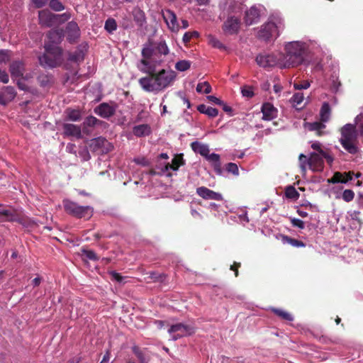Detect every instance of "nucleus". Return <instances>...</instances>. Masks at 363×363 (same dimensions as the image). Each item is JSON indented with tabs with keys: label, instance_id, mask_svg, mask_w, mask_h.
<instances>
[{
	"label": "nucleus",
	"instance_id": "obj_1",
	"mask_svg": "<svg viewBox=\"0 0 363 363\" xmlns=\"http://www.w3.org/2000/svg\"><path fill=\"white\" fill-rule=\"evenodd\" d=\"M142 57L138 68L142 72L148 74L138 81L143 90L158 93L172 85L177 77L176 72L165 69L157 71L162 60H157V53L150 46L143 48Z\"/></svg>",
	"mask_w": 363,
	"mask_h": 363
},
{
	"label": "nucleus",
	"instance_id": "obj_2",
	"mask_svg": "<svg viewBox=\"0 0 363 363\" xmlns=\"http://www.w3.org/2000/svg\"><path fill=\"white\" fill-rule=\"evenodd\" d=\"M313 43L311 40H296L286 43L284 53H281L283 68L296 67L306 62L311 52Z\"/></svg>",
	"mask_w": 363,
	"mask_h": 363
},
{
	"label": "nucleus",
	"instance_id": "obj_3",
	"mask_svg": "<svg viewBox=\"0 0 363 363\" xmlns=\"http://www.w3.org/2000/svg\"><path fill=\"white\" fill-rule=\"evenodd\" d=\"M63 32L62 30H52L48 34L49 43L45 45V52L39 57L40 64L45 67H55L62 62V51L57 46L62 40Z\"/></svg>",
	"mask_w": 363,
	"mask_h": 363
},
{
	"label": "nucleus",
	"instance_id": "obj_4",
	"mask_svg": "<svg viewBox=\"0 0 363 363\" xmlns=\"http://www.w3.org/2000/svg\"><path fill=\"white\" fill-rule=\"evenodd\" d=\"M284 28L283 19L279 15L271 16L269 21L262 25L257 33L259 39L269 41L276 39Z\"/></svg>",
	"mask_w": 363,
	"mask_h": 363
},
{
	"label": "nucleus",
	"instance_id": "obj_5",
	"mask_svg": "<svg viewBox=\"0 0 363 363\" xmlns=\"http://www.w3.org/2000/svg\"><path fill=\"white\" fill-rule=\"evenodd\" d=\"M356 140L355 125L350 123L345 125L341 130L340 141L345 150L350 154H355L358 151Z\"/></svg>",
	"mask_w": 363,
	"mask_h": 363
},
{
	"label": "nucleus",
	"instance_id": "obj_6",
	"mask_svg": "<svg viewBox=\"0 0 363 363\" xmlns=\"http://www.w3.org/2000/svg\"><path fill=\"white\" fill-rule=\"evenodd\" d=\"M281 52L270 53V54H259L256 57V62L259 67L263 68H271L278 67L284 69L281 67L282 57Z\"/></svg>",
	"mask_w": 363,
	"mask_h": 363
},
{
	"label": "nucleus",
	"instance_id": "obj_7",
	"mask_svg": "<svg viewBox=\"0 0 363 363\" xmlns=\"http://www.w3.org/2000/svg\"><path fill=\"white\" fill-rule=\"evenodd\" d=\"M168 333L172 335V339L176 340L182 337L191 335L194 333V329L189 325L177 323L172 325Z\"/></svg>",
	"mask_w": 363,
	"mask_h": 363
},
{
	"label": "nucleus",
	"instance_id": "obj_8",
	"mask_svg": "<svg viewBox=\"0 0 363 363\" xmlns=\"http://www.w3.org/2000/svg\"><path fill=\"white\" fill-rule=\"evenodd\" d=\"M38 17L40 23L46 27H51L57 23L59 21V16L48 10L39 11Z\"/></svg>",
	"mask_w": 363,
	"mask_h": 363
},
{
	"label": "nucleus",
	"instance_id": "obj_9",
	"mask_svg": "<svg viewBox=\"0 0 363 363\" xmlns=\"http://www.w3.org/2000/svg\"><path fill=\"white\" fill-rule=\"evenodd\" d=\"M162 16L168 28L172 32H178L179 26L176 14L171 10L167 9L162 12Z\"/></svg>",
	"mask_w": 363,
	"mask_h": 363
},
{
	"label": "nucleus",
	"instance_id": "obj_10",
	"mask_svg": "<svg viewBox=\"0 0 363 363\" xmlns=\"http://www.w3.org/2000/svg\"><path fill=\"white\" fill-rule=\"evenodd\" d=\"M261 6H252L245 13V21L247 25H252L259 21L260 18Z\"/></svg>",
	"mask_w": 363,
	"mask_h": 363
},
{
	"label": "nucleus",
	"instance_id": "obj_11",
	"mask_svg": "<svg viewBox=\"0 0 363 363\" xmlns=\"http://www.w3.org/2000/svg\"><path fill=\"white\" fill-rule=\"evenodd\" d=\"M308 167L313 172H320L323 169V160L320 154L311 153L308 161Z\"/></svg>",
	"mask_w": 363,
	"mask_h": 363
},
{
	"label": "nucleus",
	"instance_id": "obj_12",
	"mask_svg": "<svg viewBox=\"0 0 363 363\" xmlns=\"http://www.w3.org/2000/svg\"><path fill=\"white\" fill-rule=\"evenodd\" d=\"M196 194L206 200L222 201L223 196L218 192H215L205 186H201L196 189Z\"/></svg>",
	"mask_w": 363,
	"mask_h": 363
},
{
	"label": "nucleus",
	"instance_id": "obj_13",
	"mask_svg": "<svg viewBox=\"0 0 363 363\" xmlns=\"http://www.w3.org/2000/svg\"><path fill=\"white\" fill-rule=\"evenodd\" d=\"M0 221L2 222H12L17 221L21 223V220L17 216L15 211L11 208H4L2 204L0 203Z\"/></svg>",
	"mask_w": 363,
	"mask_h": 363
},
{
	"label": "nucleus",
	"instance_id": "obj_14",
	"mask_svg": "<svg viewBox=\"0 0 363 363\" xmlns=\"http://www.w3.org/2000/svg\"><path fill=\"white\" fill-rule=\"evenodd\" d=\"M261 111L264 121H272L277 116L278 110L269 102L263 104Z\"/></svg>",
	"mask_w": 363,
	"mask_h": 363
},
{
	"label": "nucleus",
	"instance_id": "obj_15",
	"mask_svg": "<svg viewBox=\"0 0 363 363\" xmlns=\"http://www.w3.org/2000/svg\"><path fill=\"white\" fill-rule=\"evenodd\" d=\"M223 28L227 34H235L240 28V21L237 18L230 17L225 21Z\"/></svg>",
	"mask_w": 363,
	"mask_h": 363
},
{
	"label": "nucleus",
	"instance_id": "obj_16",
	"mask_svg": "<svg viewBox=\"0 0 363 363\" xmlns=\"http://www.w3.org/2000/svg\"><path fill=\"white\" fill-rule=\"evenodd\" d=\"M64 134L67 136L74 137L77 139L82 138V128L80 126L65 123L62 125Z\"/></svg>",
	"mask_w": 363,
	"mask_h": 363
},
{
	"label": "nucleus",
	"instance_id": "obj_17",
	"mask_svg": "<svg viewBox=\"0 0 363 363\" xmlns=\"http://www.w3.org/2000/svg\"><path fill=\"white\" fill-rule=\"evenodd\" d=\"M66 33L69 42L75 41L80 36V29L77 23L74 21L69 22L66 27Z\"/></svg>",
	"mask_w": 363,
	"mask_h": 363
},
{
	"label": "nucleus",
	"instance_id": "obj_18",
	"mask_svg": "<svg viewBox=\"0 0 363 363\" xmlns=\"http://www.w3.org/2000/svg\"><path fill=\"white\" fill-rule=\"evenodd\" d=\"M15 89L11 86H6L4 90L0 91V104L6 105L11 101L16 96Z\"/></svg>",
	"mask_w": 363,
	"mask_h": 363
},
{
	"label": "nucleus",
	"instance_id": "obj_19",
	"mask_svg": "<svg viewBox=\"0 0 363 363\" xmlns=\"http://www.w3.org/2000/svg\"><path fill=\"white\" fill-rule=\"evenodd\" d=\"M116 108L113 106L103 103L100 104L96 109L95 113L103 118H109L114 114Z\"/></svg>",
	"mask_w": 363,
	"mask_h": 363
},
{
	"label": "nucleus",
	"instance_id": "obj_20",
	"mask_svg": "<svg viewBox=\"0 0 363 363\" xmlns=\"http://www.w3.org/2000/svg\"><path fill=\"white\" fill-rule=\"evenodd\" d=\"M106 145L109 146L110 144L105 138L101 137L91 139L89 144V146L92 151H101V152H104L102 148Z\"/></svg>",
	"mask_w": 363,
	"mask_h": 363
},
{
	"label": "nucleus",
	"instance_id": "obj_21",
	"mask_svg": "<svg viewBox=\"0 0 363 363\" xmlns=\"http://www.w3.org/2000/svg\"><path fill=\"white\" fill-rule=\"evenodd\" d=\"M352 174H353V172H348V173H347L345 174V178L343 179V174L341 173V172H335L333 175V177H331L330 179H328V183H333V184H335V183H342V184H346L347 182H348L349 181H351L352 180Z\"/></svg>",
	"mask_w": 363,
	"mask_h": 363
},
{
	"label": "nucleus",
	"instance_id": "obj_22",
	"mask_svg": "<svg viewBox=\"0 0 363 363\" xmlns=\"http://www.w3.org/2000/svg\"><path fill=\"white\" fill-rule=\"evenodd\" d=\"M133 133L136 137H145L151 133V128L147 124L138 125L133 127Z\"/></svg>",
	"mask_w": 363,
	"mask_h": 363
},
{
	"label": "nucleus",
	"instance_id": "obj_23",
	"mask_svg": "<svg viewBox=\"0 0 363 363\" xmlns=\"http://www.w3.org/2000/svg\"><path fill=\"white\" fill-rule=\"evenodd\" d=\"M191 147L196 153H199L204 157L210 152L208 145L199 142L191 143Z\"/></svg>",
	"mask_w": 363,
	"mask_h": 363
},
{
	"label": "nucleus",
	"instance_id": "obj_24",
	"mask_svg": "<svg viewBox=\"0 0 363 363\" xmlns=\"http://www.w3.org/2000/svg\"><path fill=\"white\" fill-rule=\"evenodd\" d=\"M304 128L310 131H315L317 135H322L323 130L325 128V125L321 122L305 123Z\"/></svg>",
	"mask_w": 363,
	"mask_h": 363
},
{
	"label": "nucleus",
	"instance_id": "obj_25",
	"mask_svg": "<svg viewBox=\"0 0 363 363\" xmlns=\"http://www.w3.org/2000/svg\"><path fill=\"white\" fill-rule=\"evenodd\" d=\"M24 64L21 61H15L10 65V72L13 77L23 76Z\"/></svg>",
	"mask_w": 363,
	"mask_h": 363
},
{
	"label": "nucleus",
	"instance_id": "obj_26",
	"mask_svg": "<svg viewBox=\"0 0 363 363\" xmlns=\"http://www.w3.org/2000/svg\"><path fill=\"white\" fill-rule=\"evenodd\" d=\"M93 215V208L86 206H80L78 208L76 214L74 216L79 218H84V219H89Z\"/></svg>",
	"mask_w": 363,
	"mask_h": 363
},
{
	"label": "nucleus",
	"instance_id": "obj_27",
	"mask_svg": "<svg viewBox=\"0 0 363 363\" xmlns=\"http://www.w3.org/2000/svg\"><path fill=\"white\" fill-rule=\"evenodd\" d=\"M146 46H150L157 53V60H162L161 58V55H167L169 53V48L164 41L158 43L155 49H153L150 45H146L144 47Z\"/></svg>",
	"mask_w": 363,
	"mask_h": 363
},
{
	"label": "nucleus",
	"instance_id": "obj_28",
	"mask_svg": "<svg viewBox=\"0 0 363 363\" xmlns=\"http://www.w3.org/2000/svg\"><path fill=\"white\" fill-rule=\"evenodd\" d=\"M65 120L79 121L82 118V113L78 109L67 108L65 111Z\"/></svg>",
	"mask_w": 363,
	"mask_h": 363
},
{
	"label": "nucleus",
	"instance_id": "obj_29",
	"mask_svg": "<svg viewBox=\"0 0 363 363\" xmlns=\"http://www.w3.org/2000/svg\"><path fill=\"white\" fill-rule=\"evenodd\" d=\"M209 162L211 163L215 170L220 172V155L216 153H208L205 157Z\"/></svg>",
	"mask_w": 363,
	"mask_h": 363
},
{
	"label": "nucleus",
	"instance_id": "obj_30",
	"mask_svg": "<svg viewBox=\"0 0 363 363\" xmlns=\"http://www.w3.org/2000/svg\"><path fill=\"white\" fill-rule=\"evenodd\" d=\"M198 111L200 113H204L211 118H214L218 114V111L216 108L206 106L204 104L199 105L198 106Z\"/></svg>",
	"mask_w": 363,
	"mask_h": 363
},
{
	"label": "nucleus",
	"instance_id": "obj_31",
	"mask_svg": "<svg viewBox=\"0 0 363 363\" xmlns=\"http://www.w3.org/2000/svg\"><path fill=\"white\" fill-rule=\"evenodd\" d=\"M328 85L333 92H337L340 86V82L338 81V74L334 72L328 80Z\"/></svg>",
	"mask_w": 363,
	"mask_h": 363
},
{
	"label": "nucleus",
	"instance_id": "obj_32",
	"mask_svg": "<svg viewBox=\"0 0 363 363\" xmlns=\"http://www.w3.org/2000/svg\"><path fill=\"white\" fill-rule=\"evenodd\" d=\"M63 205L65 211L73 216H74L79 208L77 203L72 202L69 200H64Z\"/></svg>",
	"mask_w": 363,
	"mask_h": 363
},
{
	"label": "nucleus",
	"instance_id": "obj_33",
	"mask_svg": "<svg viewBox=\"0 0 363 363\" xmlns=\"http://www.w3.org/2000/svg\"><path fill=\"white\" fill-rule=\"evenodd\" d=\"M272 311L279 318H281L283 320H287V321H292L294 320L293 315L289 313V312L279 309V308H272Z\"/></svg>",
	"mask_w": 363,
	"mask_h": 363
},
{
	"label": "nucleus",
	"instance_id": "obj_34",
	"mask_svg": "<svg viewBox=\"0 0 363 363\" xmlns=\"http://www.w3.org/2000/svg\"><path fill=\"white\" fill-rule=\"evenodd\" d=\"M320 115L322 121L326 122L328 121L330 115V108L328 103H323L320 108Z\"/></svg>",
	"mask_w": 363,
	"mask_h": 363
},
{
	"label": "nucleus",
	"instance_id": "obj_35",
	"mask_svg": "<svg viewBox=\"0 0 363 363\" xmlns=\"http://www.w3.org/2000/svg\"><path fill=\"white\" fill-rule=\"evenodd\" d=\"M225 6H228V10L230 12L237 13L240 12L242 8L240 3H235L234 0H227Z\"/></svg>",
	"mask_w": 363,
	"mask_h": 363
},
{
	"label": "nucleus",
	"instance_id": "obj_36",
	"mask_svg": "<svg viewBox=\"0 0 363 363\" xmlns=\"http://www.w3.org/2000/svg\"><path fill=\"white\" fill-rule=\"evenodd\" d=\"M304 96L302 93H296L293 95L290 101L294 107L298 108V106H300L303 101Z\"/></svg>",
	"mask_w": 363,
	"mask_h": 363
},
{
	"label": "nucleus",
	"instance_id": "obj_37",
	"mask_svg": "<svg viewBox=\"0 0 363 363\" xmlns=\"http://www.w3.org/2000/svg\"><path fill=\"white\" fill-rule=\"evenodd\" d=\"M99 122H100L99 120H98L94 116H91L87 117L84 120V123L82 124L84 132H86V128L87 127H93V126L97 125Z\"/></svg>",
	"mask_w": 363,
	"mask_h": 363
},
{
	"label": "nucleus",
	"instance_id": "obj_38",
	"mask_svg": "<svg viewBox=\"0 0 363 363\" xmlns=\"http://www.w3.org/2000/svg\"><path fill=\"white\" fill-rule=\"evenodd\" d=\"M196 91L198 93L209 94L211 92V86L207 82L199 83L196 86Z\"/></svg>",
	"mask_w": 363,
	"mask_h": 363
},
{
	"label": "nucleus",
	"instance_id": "obj_39",
	"mask_svg": "<svg viewBox=\"0 0 363 363\" xmlns=\"http://www.w3.org/2000/svg\"><path fill=\"white\" fill-rule=\"evenodd\" d=\"M191 67V62L188 60H179L175 64V69L179 72H184Z\"/></svg>",
	"mask_w": 363,
	"mask_h": 363
},
{
	"label": "nucleus",
	"instance_id": "obj_40",
	"mask_svg": "<svg viewBox=\"0 0 363 363\" xmlns=\"http://www.w3.org/2000/svg\"><path fill=\"white\" fill-rule=\"evenodd\" d=\"M286 197L291 199H297L299 197V194L296 189L291 186H288L285 191Z\"/></svg>",
	"mask_w": 363,
	"mask_h": 363
},
{
	"label": "nucleus",
	"instance_id": "obj_41",
	"mask_svg": "<svg viewBox=\"0 0 363 363\" xmlns=\"http://www.w3.org/2000/svg\"><path fill=\"white\" fill-rule=\"evenodd\" d=\"M182 164V158H177V157H174L173 160H172V164H167L166 166H165V169L166 170H168V169H172L174 171H176L178 169V168Z\"/></svg>",
	"mask_w": 363,
	"mask_h": 363
},
{
	"label": "nucleus",
	"instance_id": "obj_42",
	"mask_svg": "<svg viewBox=\"0 0 363 363\" xmlns=\"http://www.w3.org/2000/svg\"><path fill=\"white\" fill-rule=\"evenodd\" d=\"M38 81L41 86L46 87L51 82V77L48 74H42L38 76Z\"/></svg>",
	"mask_w": 363,
	"mask_h": 363
},
{
	"label": "nucleus",
	"instance_id": "obj_43",
	"mask_svg": "<svg viewBox=\"0 0 363 363\" xmlns=\"http://www.w3.org/2000/svg\"><path fill=\"white\" fill-rule=\"evenodd\" d=\"M104 27H105V29L108 33H112L113 31L116 30L117 28L116 22L113 18H108V20H106Z\"/></svg>",
	"mask_w": 363,
	"mask_h": 363
},
{
	"label": "nucleus",
	"instance_id": "obj_44",
	"mask_svg": "<svg viewBox=\"0 0 363 363\" xmlns=\"http://www.w3.org/2000/svg\"><path fill=\"white\" fill-rule=\"evenodd\" d=\"M83 58H84L83 53L80 50H76L74 52L70 53L69 55V60L70 61H73V62H76L82 61L83 60Z\"/></svg>",
	"mask_w": 363,
	"mask_h": 363
},
{
	"label": "nucleus",
	"instance_id": "obj_45",
	"mask_svg": "<svg viewBox=\"0 0 363 363\" xmlns=\"http://www.w3.org/2000/svg\"><path fill=\"white\" fill-rule=\"evenodd\" d=\"M341 197L345 202H350L354 199V193L351 189H345L342 192Z\"/></svg>",
	"mask_w": 363,
	"mask_h": 363
},
{
	"label": "nucleus",
	"instance_id": "obj_46",
	"mask_svg": "<svg viewBox=\"0 0 363 363\" xmlns=\"http://www.w3.org/2000/svg\"><path fill=\"white\" fill-rule=\"evenodd\" d=\"M208 42L211 45H212L213 48H218V49H223L224 48V45L222 44V43L217 39L216 37L213 35L208 36Z\"/></svg>",
	"mask_w": 363,
	"mask_h": 363
},
{
	"label": "nucleus",
	"instance_id": "obj_47",
	"mask_svg": "<svg viewBox=\"0 0 363 363\" xmlns=\"http://www.w3.org/2000/svg\"><path fill=\"white\" fill-rule=\"evenodd\" d=\"M50 7L55 11H60L65 9L64 6L59 0H50Z\"/></svg>",
	"mask_w": 363,
	"mask_h": 363
},
{
	"label": "nucleus",
	"instance_id": "obj_48",
	"mask_svg": "<svg viewBox=\"0 0 363 363\" xmlns=\"http://www.w3.org/2000/svg\"><path fill=\"white\" fill-rule=\"evenodd\" d=\"M283 240L284 242H288L289 244L291 245L292 246L294 247H303L304 246V244L303 243V242L301 241H299L298 240H296V239H292V238H290L287 236H284L283 237Z\"/></svg>",
	"mask_w": 363,
	"mask_h": 363
},
{
	"label": "nucleus",
	"instance_id": "obj_49",
	"mask_svg": "<svg viewBox=\"0 0 363 363\" xmlns=\"http://www.w3.org/2000/svg\"><path fill=\"white\" fill-rule=\"evenodd\" d=\"M241 93L244 97L252 98L254 96V91L252 86H244L241 88Z\"/></svg>",
	"mask_w": 363,
	"mask_h": 363
},
{
	"label": "nucleus",
	"instance_id": "obj_50",
	"mask_svg": "<svg viewBox=\"0 0 363 363\" xmlns=\"http://www.w3.org/2000/svg\"><path fill=\"white\" fill-rule=\"evenodd\" d=\"M225 169H226L227 172L232 173L233 174H234L235 176H238L239 174L238 167L235 163L230 162V163L227 164Z\"/></svg>",
	"mask_w": 363,
	"mask_h": 363
},
{
	"label": "nucleus",
	"instance_id": "obj_51",
	"mask_svg": "<svg viewBox=\"0 0 363 363\" xmlns=\"http://www.w3.org/2000/svg\"><path fill=\"white\" fill-rule=\"evenodd\" d=\"M199 36V32L194 30L191 32H186L183 36V41L184 43H188L190 41L191 38H198Z\"/></svg>",
	"mask_w": 363,
	"mask_h": 363
},
{
	"label": "nucleus",
	"instance_id": "obj_52",
	"mask_svg": "<svg viewBox=\"0 0 363 363\" xmlns=\"http://www.w3.org/2000/svg\"><path fill=\"white\" fill-rule=\"evenodd\" d=\"M308 158L303 154L299 155L300 167L303 172H306L308 164Z\"/></svg>",
	"mask_w": 363,
	"mask_h": 363
},
{
	"label": "nucleus",
	"instance_id": "obj_53",
	"mask_svg": "<svg viewBox=\"0 0 363 363\" xmlns=\"http://www.w3.org/2000/svg\"><path fill=\"white\" fill-rule=\"evenodd\" d=\"M290 221L294 227H296L299 229H303L305 228L304 222L298 218H291Z\"/></svg>",
	"mask_w": 363,
	"mask_h": 363
},
{
	"label": "nucleus",
	"instance_id": "obj_54",
	"mask_svg": "<svg viewBox=\"0 0 363 363\" xmlns=\"http://www.w3.org/2000/svg\"><path fill=\"white\" fill-rule=\"evenodd\" d=\"M310 82L308 81H303L298 83H294V87L295 89L301 90V89H306L310 87Z\"/></svg>",
	"mask_w": 363,
	"mask_h": 363
},
{
	"label": "nucleus",
	"instance_id": "obj_55",
	"mask_svg": "<svg viewBox=\"0 0 363 363\" xmlns=\"http://www.w3.org/2000/svg\"><path fill=\"white\" fill-rule=\"evenodd\" d=\"M9 50H0V63L6 62L10 59V55H9Z\"/></svg>",
	"mask_w": 363,
	"mask_h": 363
},
{
	"label": "nucleus",
	"instance_id": "obj_56",
	"mask_svg": "<svg viewBox=\"0 0 363 363\" xmlns=\"http://www.w3.org/2000/svg\"><path fill=\"white\" fill-rule=\"evenodd\" d=\"M134 162L136 164L144 166V167L149 165L148 160L145 157H143L135 158Z\"/></svg>",
	"mask_w": 363,
	"mask_h": 363
},
{
	"label": "nucleus",
	"instance_id": "obj_57",
	"mask_svg": "<svg viewBox=\"0 0 363 363\" xmlns=\"http://www.w3.org/2000/svg\"><path fill=\"white\" fill-rule=\"evenodd\" d=\"M84 255L91 260L97 259V256L96 253L92 250H84Z\"/></svg>",
	"mask_w": 363,
	"mask_h": 363
},
{
	"label": "nucleus",
	"instance_id": "obj_58",
	"mask_svg": "<svg viewBox=\"0 0 363 363\" xmlns=\"http://www.w3.org/2000/svg\"><path fill=\"white\" fill-rule=\"evenodd\" d=\"M111 275L114 280L119 283H123L124 281V277L116 272H111Z\"/></svg>",
	"mask_w": 363,
	"mask_h": 363
},
{
	"label": "nucleus",
	"instance_id": "obj_59",
	"mask_svg": "<svg viewBox=\"0 0 363 363\" xmlns=\"http://www.w3.org/2000/svg\"><path fill=\"white\" fill-rule=\"evenodd\" d=\"M321 155L323 157V160L325 159L326 162L331 164L333 162V157L330 155H329L328 152H326L324 150H321Z\"/></svg>",
	"mask_w": 363,
	"mask_h": 363
},
{
	"label": "nucleus",
	"instance_id": "obj_60",
	"mask_svg": "<svg viewBox=\"0 0 363 363\" xmlns=\"http://www.w3.org/2000/svg\"><path fill=\"white\" fill-rule=\"evenodd\" d=\"M9 78L8 74L5 71L0 69V82L6 84L9 82Z\"/></svg>",
	"mask_w": 363,
	"mask_h": 363
},
{
	"label": "nucleus",
	"instance_id": "obj_61",
	"mask_svg": "<svg viewBox=\"0 0 363 363\" xmlns=\"http://www.w3.org/2000/svg\"><path fill=\"white\" fill-rule=\"evenodd\" d=\"M59 16V21L58 23L65 22L66 21H68L71 18V14L69 13H64L62 14H57Z\"/></svg>",
	"mask_w": 363,
	"mask_h": 363
},
{
	"label": "nucleus",
	"instance_id": "obj_62",
	"mask_svg": "<svg viewBox=\"0 0 363 363\" xmlns=\"http://www.w3.org/2000/svg\"><path fill=\"white\" fill-rule=\"evenodd\" d=\"M311 147L316 150L318 152L317 153H319L321 155V150H323L322 148H321V144L318 142H314L312 143L311 145Z\"/></svg>",
	"mask_w": 363,
	"mask_h": 363
},
{
	"label": "nucleus",
	"instance_id": "obj_63",
	"mask_svg": "<svg viewBox=\"0 0 363 363\" xmlns=\"http://www.w3.org/2000/svg\"><path fill=\"white\" fill-rule=\"evenodd\" d=\"M208 99L210 101H211V102H213V103H214L216 104H218V105L223 104V101L220 99H219L218 98H217V97H216L214 96H208Z\"/></svg>",
	"mask_w": 363,
	"mask_h": 363
},
{
	"label": "nucleus",
	"instance_id": "obj_64",
	"mask_svg": "<svg viewBox=\"0 0 363 363\" xmlns=\"http://www.w3.org/2000/svg\"><path fill=\"white\" fill-rule=\"evenodd\" d=\"M48 0H32L33 4L36 6L38 8H40L45 5V4L48 2Z\"/></svg>",
	"mask_w": 363,
	"mask_h": 363
}]
</instances>
